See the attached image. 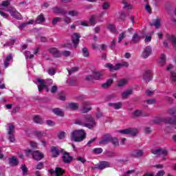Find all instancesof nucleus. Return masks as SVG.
<instances>
[{"instance_id":"1","label":"nucleus","mask_w":176,"mask_h":176,"mask_svg":"<svg viewBox=\"0 0 176 176\" xmlns=\"http://www.w3.org/2000/svg\"><path fill=\"white\" fill-rule=\"evenodd\" d=\"M75 124L87 127V129H94L96 126V120L91 115H87L77 118L75 121Z\"/></svg>"},{"instance_id":"2","label":"nucleus","mask_w":176,"mask_h":176,"mask_svg":"<svg viewBox=\"0 0 176 176\" xmlns=\"http://www.w3.org/2000/svg\"><path fill=\"white\" fill-rule=\"evenodd\" d=\"M85 138H86V132L83 129L75 130L71 133L70 139L75 142H82Z\"/></svg>"},{"instance_id":"3","label":"nucleus","mask_w":176,"mask_h":176,"mask_svg":"<svg viewBox=\"0 0 176 176\" xmlns=\"http://www.w3.org/2000/svg\"><path fill=\"white\" fill-rule=\"evenodd\" d=\"M37 82L38 83V85H37L38 91H42L43 89H45L46 91H49V86L53 84V80H52V79H49L46 80H42L41 78H38Z\"/></svg>"},{"instance_id":"4","label":"nucleus","mask_w":176,"mask_h":176,"mask_svg":"<svg viewBox=\"0 0 176 176\" xmlns=\"http://www.w3.org/2000/svg\"><path fill=\"white\" fill-rule=\"evenodd\" d=\"M108 142H111L114 146H118V145H119L118 138H111L109 135H104L102 140L99 142V144L100 145H107Z\"/></svg>"},{"instance_id":"5","label":"nucleus","mask_w":176,"mask_h":176,"mask_svg":"<svg viewBox=\"0 0 176 176\" xmlns=\"http://www.w3.org/2000/svg\"><path fill=\"white\" fill-rule=\"evenodd\" d=\"M25 156H32L34 160H42L43 159V153L39 152V151H32L31 149H26L24 151Z\"/></svg>"},{"instance_id":"6","label":"nucleus","mask_w":176,"mask_h":176,"mask_svg":"<svg viewBox=\"0 0 176 176\" xmlns=\"http://www.w3.org/2000/svg\"><path fill=\"white\" fill-rule=\"evenodd\" d=\"M162 122H164V123H166V124H173L174 127L176 129V120H173L171 118H164L162 117H157L154 120V123L156 124H159V123H162Z\"/></svg>"},{"instance_id":"7","label":"nucleus","mask_w":176,"mask_h":176,"mask_svg":"<svg viewBox=\"0 0 176 176\" xmlns=\"http://www.w3.org/2000/svg\"><path fill=\"white\" fill-rule=\"evenodd\" d=\"M166 40L164 41V47H168L170 43H172L173 47L176 49V37L174 35L166 34Z\"/></svg>"},{"instance_id":"8","label":"nucleus","mask_w":176,"mask_h":176,"mask_svg":"<svg viewBox=\"0 0 176 176\" xmlns=\"http://www.w3.org/2000/svg\"><path fill=\"white\" fill-rule=\"evenodd\" d=\"M104 67L106 68H109L110 71H116L119 69V68H122V67H125L127 68L129 67V63L127 62H122L121 63H118L115 66H113L111 63H107Z\"/></svg>"},{"instance_id":"9","label":"nucleus","mask_w":176,"mask_h":176,"mask_svg":"<svg viewBox=\"0 0 176 176\" xmlns=\"http://www.w3.org/2000/svg\"><path fill=\"white\" fill-rule=\"evenodd\" d=\"M7 12H9V13L11 14L12 17L14 19H16V20H21L23 19V16H21V14L16 10V8L11 7L9 8Z\"/></svg>"},{"instance_id":"10","label":"nucleus","mask_w":176,"mask_h":176,"mask_svg":"<svg viewBox=\"0 0 176 176\" xmlns=\"http://www.w3.org/2000/svg\"><path fill=\"white\" fill-rule=\"evenodd\" d=\"M120 134H129L130 135H137L138 131L135 128H129L126 129H121L118 131Z\"/></svg>"},{"instance_id":"11","label":"nucleus","mask_w":176,"mask_h":176,"mask_svg":"<svg viewBox=\"0 0 176 176\" xmlns=\"http://www.w3.org/2000/svg\"><path fill=\"white\" fill-rule=\"evenodd\" d=\"M100 78H102V72L94 71L93 76H87V80H93V79L99 80Z\"/></svg>"},{"instance_id":"12","label":"nucleus","mask_w":176,"mask_h":176,"mask_svg":"<svg viewBox=\"0 0 176 176\" xmlns=\"http://www.w3.org/2000/svg\"><path fill=\"white\" fill-rule=\"evenodd\" d=\"M8 131L9 135V140L10 141V142H14L15 139L14 136L13 135V134L14 133V126H13V124H10Z\"/></svg>"},{"instance_id":"13","label":"nucleus","mask_w":176,"mask_h":176,"mask_svg":"<svg viewBox=\"0 0 176 176\" xmlns=\"http://www.w3.org/2000/svg\"><path fill=\"white\" fill-rule=\"evenodd\" d=\"M80 34L79 33H73L72 35V41L74 47H77L79 45Z\"/></svg>"},{"instance_id":"14","label":"nucleus","mask_w":176,"mask_h":176,"mask_svg":"<svg viewBox=\"0 0 176 176\" xmlns=\"http://www.w3.org/2000/svg\"><path fill=\"white\" fill-rule=\"evenodd\" d=\"M50 152L52 153V157H57L60 155V152H64V149H58L56 146L51 148Z\"/></svg>"},{"instance_id":"15","label":"nucleus","mask_w":176,"mask_h":176,"mask_svg":"<svg viewBox=\"0 0 176 176\" xmlns=\"http://www.w3.org/2000/svg\"><path fill=\"white\" fill-rule=\"evenodd\" d=\"M152 53V47H151V46H147L144 48L142 56L143 57V58H148V57H149V56H151Z\"/></svg>"},{"instance_id":"16","label":"nucleus","mask_w":176,"mask_h":176,"mask_svg":"<svg viewBox=\"0 0 176 176\" xmlns=\"http://www.w3.org/2000/svg\"><path fill=\"white\" fill-rule=\"evenodd\" d=\"M49 173L51 175L55 174V176H60L64 174V170L61 168H56L55 170L54 169H50Z\"/></svg>"},{"instance_id":"17","label":"nucleus","mask_w":176,"mask_h":176,"mask_svg":"<svg viewBox=\"0 0 176 176\" xmlns=\"http://www.w3.org/2000/svg\"><path fill=\"white\" fill-rule=\"evenodd\" d=\"M143 79L146 82H150V80H152V71L146 70L143 75Z\"/></svg>"},{"instance_id":"18","label":"nucleus","mask_w":176,"mask_h":176,"mask_svg":"<svg viewBox=\"0 0 176 176\" xmlns=\"http://www.w3.org/2000/svg\"><path fill=\"white\" fill-rule=\"evenodd\" d=\"M91 104L89 102H85L82 104V108L81 109L82 112L83 113H87V112H89V111H91V107H90Z\"/></svg>"},{"instance_id":"19","label":"nucleus","mask_w":176,"mask_h":176,"mask_svg":"<svg viewBox=\"0 0 176 176\" xmlns=\"http://www.w3.org/2000/svg\"><path fill=\"white\" fill-rule=\"evenodd\" d=\"M63 160L64 163H71L73 160L72 156L69 155V153L67 152L63 153Z\"/></svg>"},{"instance_id":"20","label":"nucleus","mask_w":176,"mask_h":176,"mask_svg":"<svg viewBox=\"0 0 176 176\" xmlns=\"http://www.w3.org/2000/svg\"><path fill=\"white\" fill-rule=\"evenodd\" d=\"M151 152L152 153H153V155H163L164 156H166L167 155V150L164 148L151 150Z\"/></svg>"},{"instance_id":"21","label":"nucleus","mask_w":176,"mask_h":176,"mask_svg":"<svg viewBox=\"0 0 176 176\" xmlns=\"http://www.w3.org/2000/svg\"><path fill=\"white\" fill-rule=\"evenodd\" d=\"M13 61V56H12V54H9L6 57V59L4 60V67L5 68H8L9 65H10V63Z\"/></svg>"},{"instance_id":"22","label":"nucleus","mask_w":176,"mask_h":176,"mask_svg":"<svg viewBox=\"0 0 176 176\" xmlns=\"http://www.w3.org/2000/svg\"><path fill=\"white\" fill-rule=\"evenodd\" d=\"M50 53L53 54L54 57H61V53H60V51L56 47L50 49Z\"/></svg>"},{"instance_id":"23","label":"nucleus","mask_w":176,"mask_h":176,"mask_svg":"<svg viewBox=\"0 0 176 176\" xmlns=\"http://www.w3.org/2000/svg\"><path fill=\"white\" fill-rule=\"evenodd\" d=\"M109 166H111V164H109V162L104 161L100 162V164L98 166V168H99V170H104V168H107V167H109Z\"/></svg>"},{"instance_id":"24","label":"nucleus","mask_w":176,"mask_h":176,"mask_svg":"<svg viewBox=\"0 0 176 176\" xmlns=\"http://www.w3.org/2000/svg\"><path fill=\"white\" fill-rule=\"evenodd\" d=\"M45 16L43 14L38 15L36 21H34V23L33 24H41V23H45Z\"/></svg>"},{"instance_id":"25","label":"nucleus","mask_w":176,"mask_h":176,"mask_svg":"<svg viewBox=\"0 0 176 176\" xmlns=\"http://www.w3.org/2000/svg\"><path fill=\"white\" fill-rule=\"evenodd\" d=\"M158 63H159L160 67H163V65L166 64V55H164V54H162L160 57Z\"/></svg>"},{"instance_id":"26","label":"nucleus","mask_w":176,"mask_h":176,"mask_svg":"<svg viewBox=\"0 0 176 176\" xmlns=\"http://www.w3.org/2000/svg\"><path fill=\"white\" fill-rule=\"evenodd\" d=\"M69 109H73V111H76L79 108V104L75 102L69 103L67 106Z\"/></svg>"},{"instance_id":"27","label":"nucleus","mask_w":176,"mask_h":176,"mask_svg":"<svg viewBox=\"0 0 176 176\" xmlns=\"http://www.w3.org/2000/svg\"><path fill=\"white\" fill-rule=\"evenodd\" d=\"M133 94V89H129L122 93V98H127L129 96H131Z\"/></svg>"},{"instance_id":"28","label":"nucleus","mask_w":176,"mask_h":176,"mask_svg":"<svg viewBox=\"0 0 176 176\" xmlns=\"http://www.w3.org/2000/svg\"><path fill=\"white\" fill-rule=\"evenodd\" d=\"M129 82V80L127 78H122L118 80V86L120 87H122V86H125V85H127V82Z\"/></svg>"},{"instance_id":"29","label":"nucleus","mask_w":176,"mask_h":176,"mask_svg":"<svg viewBox=\"0 0 176 176\" xmlns=\"http://www.w3.org/2000/svg\"><path fill=\"white\" fill-rule=\"evenodd\" d=\"M33 120L34 123H37L38 124H42L43 123V118L39 116H34Z\"/></svg>"},{"instance_id":"30","label":"nucleus","mask_w":176,"mask_h":176,"mask_svg":"<svg viewBox=\"0 0 176 176\" xmlns=\"http://www.w3.org/2000/svg\"><path fill=\"white\" fill-rule=\"evenodd\" d=\"M112 83H113V79L109 78L106 82L102 85V87H103V89H107V87H109Z\"/></svg>"},{"instance_id":"31","label":"nucleus","mask_w":176,"mask_h":176,"mask_svg":"<svg viewBox=\"0 0 176 176\" xmlns=\"http://www.w3.org/2000/svg\"><path fill=\"white\" fill-rule=\"evenodd\" d=\"M132 155L135 157H141L144 155V152L142 150H136L133 152Z\"/></svg>"},{"instance_id":"32","label":"nucleus","mask_w":176,"mask_h":176,"mask_svg":"<svg viewBox=\"0 0 176 176\" xmlns=\"http://www.w3.org/2000/svg\"><path fill=\"white\" fill-rule=\"evenodd\" d=\"M54 13H56L57 14H65V11L58 7H55L54 8Z\"/></svg>"},{"instance_id":"33","label":"nucleus","mask_w":176,"mask_h":176,"mask_svg":"<svg viewBox=\"0 0 176 176\" xmlns=\"http://www.w3.org/2000/svg\"><path fill=\"white\" fill-rule=\"evenodd\" d=\"M35 23V21L34 20H30L26 23H22L19 25V28L20 30H23V28H24L25 27H26L27 25H30V24H34Z\"/></svg>"},{"instance_id":"34","label":"nucleus","mask_w":176,"mask_h":176,"mask_svg":"<svg viewBox=\"0 0 176 176\" xmlns=\"http://www.w3.org/2000/svg\"><path fill=\"white\" fill-rule=\"evenodd\" d=\"M53 112L55 115H58V116H64V112L58 108L54 109Z\"/></svg>"},{"instance_id":"35","label":"nucleus","mask_w":176,"mask_h":176,"mask_svg":"<svg viewBox=\"0 0 176 176\" xmlns=\"http://www.w3.org/2000/svg\"><path fill=\"white\" fill-rule=\"evenodd\" d=\"M109 107H113L114 109H120L122 108V103L118 102V103H109Z\"/></svg>"},{"instance_id":"36","label":"nucleus","mask_w":176,"mask_h":176,"mask_svg":"<svg viewBox=\"0 0 176 176\" xmlns=\"http://www.w3.org/2000/svg\"><path fill=\"white\" fill-rule=\"evenodd\" d=\"M10 166H17L19 164V160L15 157H12L10 159Z\"/></svg>"},{"instance_id":"37","label":"nucleus","mask_w":176,"mask_h":176,"mask_svg":"<svg viewBox=\"0 0 176 176\" xmlns=\"http://www.w3.org/2000/svg\"><path fill=\"white\" fill-rule=\"evenodd\" d=\"M160 19H157L152 21L151 25H153L155 28H159V27H160Z\"/></svg>"},{"instance_id":"38","label":"nucleus","mask_w":176,"mask_h":176,"mask_svg":"<svg viewBox=\"0 0 176 176\" xmlns=\"http://www.w3.org/2000/svg\"><path fill=\"white\" fill-rule=\"evenodd\" d=\"M141 39V36L138 34H135L132 38V43H137Z\"/></svg>"},{"instance_id":"39","label":"nucleus","mask_w":176,"mask_h":176,"mask_svg":"<svg viewBox=\"0 0 176 176\" xmlns=\"http://www.w3.org/2000/svg\"><path fill=\"white\" fill-rule=\"evenodd\" d=\"M69 16L72 17H76L79 14V12L76 10H70L68 12Z\"/></svg>"},{"instance_id":"40","label":"nucleus","mask_w":176,"mask_h":176,"mask_svg":"<svg viewBox=\"0 0 176 176\" xmlns=\"http://www.w3.org/2000/svg\"><path fill=\"white\" fill-rule=\"evenodd\" d=\"M24 56L27 59L30 58H34V54H31V52H30V51H25V53H24Z\"/></svg>"},{"instance_id":"41","label":"nucleus","mask_w":176,"mask_h":176,"mask_svg":"<svg viewBox=\"0 0 176 176\" xmlns=\"http://www.w3.org/2000/svg\"><path fill=\"white\" fill-rule=\"evenodd\" d=\"M135 175V170H128L125 173H124L123 176H134Z\"/></svg>"},{"instance_id":"42","label":"nucleus","mask_w":176,"mask_h":176,"mask_svg":"<svg viewBox=\"0 0 176 176\" xmlns=\"http://www.w3.org/2000/svg\"><path fill=\"white\" fill-rule=\"evenodd\" d=\"M66 135H67V133L64 131H60L58 134V137L59 140H64V138H65Z\"/></svg>"},{"instance_id":"43","label":"nucleus","mask_w":176,"mask_h":176,"mask_svg":"<svg viewBox=\"0 0 176 176\" xmlns=\"http://www.w3.org/2000/svg\"><path fill=\"white\" fill-rule=\"evenodd\" d=\"M61 21H63V19L60 17H56L52 20V24L54 25H56V24H57L58 23H61Z\"/></svg>"},{"instance_id":"44","label":"nucleus","mask_w":176,"mask_h":176,"mask_svg":"<svg viewBox=\"0 0 176 176\" xmlns=\"http://www.w3.org/2000/svg\"><path fill=\"white\" fill-rule=\"evenodd\" d=\"M124 38H126V32H125L120 34L119 37H118V43H120V42H122V41H123V39H124Z\"/></svg>"},{"instance_id":"45","label":"nucleus","mask_w":176,"mask_h":176,"mask_svg":"<svg viewBox=\"0 0 176 176\" xmlns=\"http://www.w3.org/2000/svg\"><path fill=\"white\" fill-rule=\"evenodd\" d=\"M93 153H96V155H100V153H102V148H94Z\"/></svg>"},{"instance_id":"46","label":"nucleus","mask_w":176,"mask_h":176,"mask_svg":"<svg viewBox=\"0 0 176 176\" xmlns=\"http://www.w3.org/2000/svg\"><path fill=\"white\" fill-rule=\"evenodd\" d=\"M90 25H96V16H92L89 19Z\"/></svg>"},{"instance_id":"47","label":"nucleus","mask_w":176,"mask_h":176,"mask_svg":"<svg viewBox=\"0 0 176 176\" xmlns=\"http://www.w3.org/2000/svg\"><path fill=\"white\" fill-rule=\"evenodd\" d=\"M102 8L103 10H107V9H109V2H104L102 5Z\"/></svg>"},{"instance_id":"48","label":"nucleus","mask_w":176,"mask_h":176,"mask_svg":"<svg viewBox=\"0 0 176 176\" xmlns=\"http://www.w3.org/2000/svg\"><path fill=\"white\" fill-rule=\"evenodd\" d=\"M108 30H109V31H111V32H116V29L115 28V25L110 24L108 25Z\"/></svg>"},{"instance_id":"49","label":"nucleus","mask_w":176,"mask_h":176,"mask_svg":"<svg viewBox=\"0 0 176 176\" xmlns=\"http://www.w3.org/2000/svg\"><path fill=\"white\" fill-rule=\"evenodd\" d=\"M170 79L173 82H176V73L174 72H170Z\"/></svg>"},{"instance_id":"50","label":"nucleus","mask_w":176,"mask_h":176,"mask_svg":"<svg viewBox=\"0 0 176 176\" xmlns=\"http://www.w3.org/2000/svg\"><path fill=\"white\" fill-rule=\"evenodd\" d=\"M82 54L84 57H89V51L87 50V48L84 47L82 49Z\"/></svg>"},{"instance_id":"51","label":"nucleus","mask_w":176,"mask_h":176,"mask_svg":"<svg viewBox=\"0 0 176 176\" xmlns=\"http://www.w3.org/2000/svg\"><path fill=\"white\" fill-rule=\"evenodd\" d=\"M63 21L66 23V24H70V23L72 22V19L69 16H65L63 19Z\"/></svg>"},{"instance_id":"52","label":"nucleus","mask_w":176,"mask_h":176,"mask_svg":"<svg viewBox=\"0 0 176 176\" xmlns=\"http://www.w3.org/2000/svg\"><path fill=\"white\" fill-rule=\"evenodd\" d=\"M146 104H148V105H152L153 104H155L156 103V100H155V99H149V100H147L146 101Z\"/></svg>"},{"instance_id":"53","label":"nucleus","mask_w":176,"mask_h":176,"mask_svg":"<svg viewBox=\"0 0 176 176\" xmlns=\"http://www.w3.org/2000/svg\"><path fill=\"white\" fill-rule=\"evenodd\" d=\"M79 68L78 67H73L71 69H68V73L69 75H71V74H72V72H76V71H78Z\"/></svg>"},{"instance_id":"54","label":"nucleus","mask_w":176,"mask_h":176,"mask_svg":"<svg viewBox=\"0 0 176 176\" xmlns=\"http://www.w3.org/2000/svg\"><path fill=\"white\" fill-rule=\"evenodd\" d=\"M142 111L141 110H136L133 113V116H141Z\"/></svg>"},{"instance_id":"55","label":"nucleus","mask_w":176,"mask_h":176,"mask_svg":"<svg viewBox=\"0 0 176 176\" xmlns=\"http://www.w3.org/2000/svg\"><path fill=\"white\" fill-rule=\"evenodd\" d=\"M164 174H166L164 170H161L156 173L155 176H164Z\"/></svg>"},{"instance_id":"56","label":"nucleus","mask_w":176,"mask_h":176,"mask_svg":"<svg viewBox=\"0 0 176 176\" xmlns=\"http://www.w3.org/2000/svg\"><path fill=\"white\" fill-rule=\"evenodd\" d=\"M9 3H10L9 0H6L1 3V6H3V7L9 6Z\"/></svg>"},{"instance_id":"57","label":"nucleus","mask_w":176,"mask_h":176,"mask_svg":"<svg viewBox=\"0 0 176 176\" xmlns=\"http://www.w3.org/2000/svg\"><path fill=\"white\" fill-rule=\"evenodd\" d=\"M36 170H42L43 168V163L40 162L36 166Z\"/></svg>"},{"instance_id":"58","label":"nucleus","mask_w":176,"mask_h":176,"mask_svg":"<svg viewBox=\"0 0 176 176\" xmlns=\"http://www.w3.org/2000/svg\"><path fill=\"white\" fill-rule=\"evenodd\" d=\"M77 160H78V162H80L82 164L86 163V160L83 157H77Z\"/></svg>"},{"instance_id":"59","label":"nucleus","mask_w":176,"mask_h":176,"mask_svg":"<svg viewBox=\"0 0 176 176\" xmlns=\"http://www.w3.org/2000/svg\"><path fill=\"white\" fill-rule=\"evenodd\" d=\"M21 170H22L23 174H27V171H28V168H27L25 167V165H22L21 166Z\"/></svg>"},{"instance_id":"60","label":"nucleus","mask_w":176,"mask_h":176,"mask_svg":"<svg viewBox=\"0 0 176 176\" xmlns=\"http://www.w3.org/2000/svg\"><path fill=\"white\" fill-rule=\"evenodd\" d=\"M48 74H49V75H50L51 76H53V75H54V74H56V70H55V69H50L48 70Z\"/></svg>"},{"instance_id":"61","label":"nucleus","mask_w":176,"mask_h":176,"mask_svg":"<svg viewBox=\"0 0 176 176\" xmlns=\"http://www.w3.org/2000/svg\"><path fill=\"white\" fill-rule=\"evenodd\" d=\"M57 89L58 87L56 85L52 86L51 89V93L54 94L56 91H57Z\"/></svg>"},{"instance_id":"62","label":"nucleus","mask_w":176,"mask_h":176,"mask_svg":"<svg viewBox=\"0 0 176 176\" xmlns=\"http://www.w3.org/2000/svg\"><path fill=\"white\" fill-rule=\"evenodd\" d=\"M46 123H47V124L48 126H54V125L56 124L54 123V122H53V121H52V120H47Z\"/></svg>"},{"instance_id":"63","label":"nucleus","mask_w":176,"mask_h":176,"mask_svg":"<svg viewBox=\"0 0 176 176\" xmlns=\"http://www.w3.org/2000/svg\"><path fill=\"white\" fill-rule=\"evenodd\" d=\"M63 55L65 57H68V56H71V52L69 51H65L63 52Z\"/></svg>"},{"instance_id":"64","label":"nucleus","mask_w":176,"mask_h":176,"mask_svg":"<svg viewBox=\"0 0 176 176\" xmlns=\"http://www.w3.org/2000/svg\"><path fill=\"white\" fill-rule=\"evenodd\" d=\"M36 135L38 138H41V137H42V136L43 135V132L37 131V132H36Z\"/></svg>"}]
</instances>
